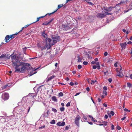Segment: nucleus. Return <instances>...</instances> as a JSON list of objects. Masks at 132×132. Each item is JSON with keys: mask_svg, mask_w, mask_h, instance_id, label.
<instances>
[{"mask_svg": "<svg viewBox=\"0 0 132 132\" xmlns=\"http://www.w3.org/2000/svg\"><path fill=\"white\" fill-rule=\"evenodd\" d=\"M12 54L11 55L12 66L15 69V72H21L24 73L26 70H28L30 69L31 65L29 64L22 62L17 59V54H15L13 55Z\"/></svg>", "mask_w": 132, "mask_h": 132, "instance_id": "nucleus-1", "label": "nucleus"}, {"mask_svg": "<svg viewBox=\"0 0 132 132\" xmlns=\"http://www.w3.org/2000/svg\"><path fill=\"white\" fill-rule=\"evenodd\" d=\"M80 119V117L79 115H78L76 117L75 119V123L76 125L78 127H79L80 126L79 120Z\"/></svg>", "mask_w": 132, "mask_h": 132, "instance_id": "nucleus-2", "label": "nucleus"}, {"mask_svg": "<svg viewBox=\"0 0 132 132\" xmlns=\"http://www.w3.org/2000/svg\"><path fill=\"white\" fill-rule=\"evenodd\" d=\"M112 10V9L111 7H109L108 9H104V11L105 12V14L106 15L108 14H112V13H111V12Z\"/></svg>", "mask_w": 132, "mask_h": 132, "instance_id": "nucleus-3", "label": "nucleus"}, {"mask_svg": "<svg viewBox=\"0 0 132 132\" xmlns=\"http://www.w3.org/2000/svg\"><path fill=\"white\" fill-rule=\"evenodd\" d=\"M105 12L104 11H102V13H99L97 15V16L98 18H102L105 17L106 15L104 13Z\"/></svg>", "mask_w": 132, "mask_h": 132, "instance_id": "nucleus-4", "label": "nucleus"}, {"mask_svg": "<svg viewBox=\"0 0 132 132\" xmlns=\"http://www.w3.org/2000/svg\"><path fill=\"white\" fill-rule=\"evenodd\" d=\"M9 97V94L7 93H3L2 95V97L4 100H7Z\"/></svg>", "mask_w": 132, "mask_h": 132, "instance_id": "nucleus-5", "label": "nucleus"}, {"mask_svg": "<svg viewBox=\"0 0 132 132\" xmlns=\"http://www.w3.org/2000/svg\"><path fill=\"white\" fill-rule=\"evenodd\" d=\"M4 60L9 59V57L7 56L6 54H2L0 56V59Z\"/></svg>", "mask_w": 132, "mask_h": 132, "instance_id": "nucleus-6", "label": "nucleus"}, {"mask_svg": "<svg viewBox=\"0 0 132 132\" xmlns=\"http://www.w3.org/2000/svg\"><path fill=\"white\" fill-rule=\"evenodd\" d=\"M5 42L6 43L9 42L11 40L10 36L7 35L5 37Z\"/></svg>", "mask_w": 132, "mask_h": 132, "instance_id": "nucleus-7", "label": "nucleus"}, {"mask_svg": "<svg viewBox=\"0 0 132 132\" xmlns=\"http://www.w3.org/2000/svg\"><path fill=\"white\" fill-rule=\"evenodd\" d=\"M120 45L122 49H125L127 45L126 42L120 43Z\"/></svg>", "mask_w": 132, "mask_h": 132, "instance_id": "nucleus-8", "label": "nucleus"}, {"mask_svg": "<svg viewBox=\"0 0 132 132\" xmlns=\"http://www.w3.org/2000/svg\"><path fill=\"white\" fill-rule=\"evenodd\" d=\"M38 68H37L36 69L34 70H33L32 71H30L29 73V75H30L29 76H31L35 74L37 72L36 71V70L38 69Z\"/></svg>", "mask_w": 132, "mask_h": 132, "instance_id": "nucleus-9", "label": "nucleus"}, {"mask_svg": "<svg viewBox=\"0 0 132 132\" xmlns=\"http://www.w3.org/2000/svg\"><path fill=\"white\" fill-rule=\"evenodd\" d=\"M65 124V122L64 121L62 122H59L57 123L56 124V125L57 126H63Z\"/></svg>", "mask_w": 132, "mask_h": 132, "instance_id": "nucleus-10", "label": "nucleus"}, {"mask_svg": "<svg viewBox=\"0 0 132 132\" xmlns=\"http://www.w3.org/2000/svg\"><path fill=\"white\" fill-rule=\"evenodd\" d=\"M127 0L126 1H121L120 3L117 4L116 5V6H118L119 5H121V4H126L127 3Z\"/></svg>", "mask_w": 132, "mask_h": 132, "instance_id": "nucleus-11", "label": "nucleus"}, {"mask_svg": "<svg viewBox=\"0 0 132 132\" xmlns=\"http://www.w3.org/2000/svg\"><path fill=\"white\" fill-rule=\"evenodd\" d=\"M57 10H56L55 11H54V12H52V13H47V14H46L44 16H40V17H39V18H40V19L41 18H44L45 16H47V15H48L49 16H50V15H51L52 14L54 13L55 12H56V11H57Z\"/></svg>", "mask_w": 132, "mask_h": 132, "instance_id": "nucleus-12", "label": "nucleus"}, {"mask_svg": "<svg viewBox=\"0 0 132 132\" xmlns=\"http://www.w3.org/2000/svg\"><path fill=\"white\" fill-rule=\"evenodd\" d=\"M45 31H44L42 32V35L43 36V37H44L45 38V40H46V41H47V34H45Z\"/></svg>", "mask_w": 132, "mask_h": 132, "instance_id": "nucleus-13", "label": "nucleus"}, {"mask_svg": "<svg viewBox=\"0 0 132 132\" xmlns=\"http://www.w3.org/2000/svg\"><path fill=\"white\" fill-rule=\"evenodd\" d=\"M52 39H55L58 41H59L60 39V37L59 36H56L55 37H52Z\"/></svg>", "mask_w": 132, "mask_h": 132, "instance_id": "nucleus-14", "label": "nucleus"}, {"mask_svg": "<svg viewBox=\"0 0 132 132\" xmlns=\"http://www.w3.org/2000/svg\"><path fill=\"white\" fill-rule=\"evenodd\" d=\"M55 77V76L53 75L50 77H48L47 78V81H49L52 79L54 78Z\"/></svg>", "mask_w": 132, "mask_h": 132, "instance_id": "nucleus-15", "label": "nucleus"}, {"mask_svg": "<svg viewBox=\"0 0 132 132\" xmlns=\"http://www.w3.org/2000/svg\"><path fill=\"white\" fill-rule=\"evenodd\" d=\"M19 33V32L13 34L12 35H10V36L11 37V39H12L16 37V35H17Z\"/></svg>", "mask_w": 132, "mask_h": 132, "instance_id": "nucleus-16", "label": "nucleus"}, {"mask_svg": "<svg viewBox=\"0 0 132 132\" xmlns=\"http://www.w3.org/2000/svg\"><path fill=\"white\" fill-rule=\"evenodd\" d=\"M127 86L129 88H132V84L130 83L127 82Z\"/></svg>", "mask_w": 132, "mask_h": 132, "instance_id": "nucleus-17", "label": "nucleus"}, {"mask_svg": "<svg viewBox=\"0 0 132 132\" xmlns=\"http://www.w3.org/2000/svg\"><path fill=\"white\" fill-rule=\"evenodd\" d=\"M52 99L55 102H57V100L56 98V97L55 96H54L52 97Z\"/></svg>", "mask_w": 132, "mask_h": 132, "instance_id": "nucleus-18", "label": "nucleus"}, {"mask_svg": "<svg viewBox=\"0 0 132 132\" xmlns=\"http://www.w3.org/2000/svg\"><path fill=\"white\" fill-rule=\"evenodd\" d=\"M86 1V2L88 3L89 5H92L93 4L90 2V0H84Z\"/></svg>", "mask_w": 132, "mask_h": 132, "instance_id": "nucleus-19", "label": "nucleus"}, {"mask_svg": "<svg viewBox=\"0 0 132 132\" xmlns=\"http://www.w3.org/2000/svg\"><path fill=\"white\" fill-rule=\"evenodd\" d=\"M97 69L99 70L100 69V63L99 62H97Z\"/></svg>", "mask_w": 132, "mask_h": 132, "instance_id": "nucleus-20", "label": "nucleus"}, {"mask_svg": "<svg viewBox=\"0 0 132 132\" xmlns=\"http://www.w3.org/2000/svg\"><path fill=\"white\" fill-rule=\"evenodd\" d=\"M29 95L31 96L32 98H33L36 96V95H35L34 94H29Z\"/></svg>", "mask_w": 132, "mask_h": 132, "instance_id": "nucleus-21", "label": "nucleus"}, {"mask_svg": "<svg viewBox=\"0 0 132 132\" xmlns=\"http://www.w3.org/2000/svg\"><path fill=\"white\" fill-rule=\"evenodd\" d=\"M63 4H60L58 5L57 7V10H58V9H60L61 7H62L63 6Z\"/></svg>", "mask_w": 132, "mask_h": 132, "instance_id": "nucleus-22", "label": "nucleus"}, {"mask_svg": "<svg viewBox=\"0 0 132 132\" xmlns=\"http://www.w3.org/2000/svg\"><path fill=\"white\" fill-rule=\"evenodd\" d=\"M53 43H52V45H53L55 43H56L58 41H57L55 39H53Z\"/></svg>", "mask_w": 132, "mask_h": 132, "instance_id": "nucleus-23", "label": "nucleus"}, {"mask_svg": "<svg viewBox=\"0 0 132 132\" xmlns=\"http://www.w3.org/2000/svg\"><path fill=\"white\" fill-rule=\"evenodd\" d=\"M48 46V45H47V44H46L45 46L43 47H42V51L43 50H45V49H46V48H47V46Z\"/></svg>", "mask_w": 132, "mask_h": 132, "instance_id": "nucleus-24", "label": "nucleus"}, {"mask_svg": "<svg viewBox=\"0 0 132 132\" xmlns=\"http://www.w3.org/2000/svg\"><path fill=\"white\" fill-rule=\"evenodd\" d=\"M63 95V93L62 92H60L58 94V96L59 97L62 96Z\"/></svg>", "mask_w": 132, "mask_h": 132, "instance_id": "nucleus-25", "label": "nucleus"}, {"mask_svg": "<svg viewBox=\"0 0 132 132\" xmlns=\"http://www.w3.org/2000/svg\"><path fill=\"white\" fill-rule=\"evenodd\" d=\"M77 58L78 59V62H81V59L80 58L79 55H78L77 56Z\"/></svg>", "mask_w": 132, "mask_h": 132, "instance_id": "nucleus-26", "label": "nucleus"}, {"mask_svg": "<svg viewBox=\"0 0 132 132\" xmlns=\"http://www.w3.org/2000/svg\"><path fill=\"white\" fill-rule=\"evenodd\" d=\"M49 24H50L49 22H47L43 23V25H46Z\"/></svg>", "mask_w": 132, "mask_h": 132, "instance_id": "nucleus-27", "label": "nucleus"}, {"mask_svg": "<svg viewBox=\"0 0 132 132\" xmlns=\"http://www.w3.org/2000/svg\"><path fill=\"white\" fill-rule=\"evenodd\" d=\"M52 124H54L55 123V121L54 120H53L52 121L50 122Z\"/></svg>", "mask_w": 132, "mask_h": 132, "instance_id": "nucleus-28", "label": "nucleus"}, {"mask_svg": "<svg viewBox=\"0 0 132 132\" xmlns=\"http://www.w3.org/2000/svg\"><path fill=\"white\" fill-rule=\"evenodd\" d=\"M52 110L54 112H57V110H56L55 109L52 108Z\"/></svg>", "mask_w": 132, "mask_h": 132, "instance_id": "nucleus-29", "label": "nucleus"}, {"mask_svg": "<svg viewBox=\"0 0 132 132\" xmlns=\"http://www.w3.org/2000/svg\"><path fill=\"white\" fill-rule=\"evenodd\" d=\"M65 110L64 108L62 107L60 108V110L61 111H63Z\"/></svg>", "mask_w": 132, "mask_h": 132, "instance_id": "nucleus-30", "label": "nucleus"}, {"mask_svg": "<svg viewBox=\"0 0 132 132\" xmlns=\"http://www.w3.org/2000/svg\"><path fill=\"white\" fill-rule=\"evenodd\" d=\"M89 117L90 118V119L91 120L93 121V120L94 119H93V117L92 116L90 115H89Z\"/></svg>", "mask_w": 132, "mask_h": 132, "instance_id": "nucleus-31", "label": "nucleus"}, {"mask_svg": "<svg viewBox=\"0 0 132 132\" xmlns=\"http://www.w3.org/2000/svg\"><path fill=\"white\" fill-rule=\"evenodd\" d=\"M45 125H43V126L39 127V129H42L43 128H45Z\"/></svg>", "mask_w": 132, "mask_h": 132, "instance_id": "nucleus-32", "label": "nucleus"}, {"mask_svg": "<svg viewBox=\"0 0 132 132\" xmlns=\"http://www.w3.org/2000/svg\"><path fill=\"white\" fill-rule=\"evenodd\" d=\"M91 63L92 64H96L97 65V62L95 61H93L91 62Z\"/></svg>", "mask_w": 132, "mask_h": 132, "instance_id": "nucleus-33", "label": "nucleus"}, {"mask_svg": "<svg viewBox=\"0 0 132 132\" xmlns=\"http://www.w3.org/2000/svg\"><path fill=\"white\" fill-rule=\"evenodd\" d=\"M69 27H68L66 26L64 27V29L65 30H67L68 29H69Z\"/></svg>", "mask_w": 132, "mask_h": 132, "instance_id": "nucleus-34", "label": "nucleus"}, {"mask_svg": "<svg viewBox=\"0 0 132 132\" xmlns=\"http://www.w3.org/2000/svg\"><path fill=\"white\" fill-rule=\"evenodd\" d=\"M70 102H68L66 105V106L67 107H68L70 106Z\"/></svg>", "mask_w": 132, "mask_h": 132, "instance_id": "nucleus-35", "label": "nucleus"}, {"mask_svg": "<svg viewBox=\"0 0 132 132\" xmlns=\"http://www.w3.org/2000/svg\"><path fill=\"white\" fill-rule=\"evenodd\" d=\"M23 51L24 53H25L27 48L26 47L23 48Z\"/></svg>", "mask_w": 132, "mask_h": 132, "instance_id": "nucleus-36", "label": "nucleus"}, {"mask_svg": "<svg viewBox=\"0 0 132 132\" xmlns=\"http://www.w3.org/2000/svg\"><path fill=\"white\" fill-rule=\"evenodd\" d=\"M83 64L85 65H86L87 64L88 62L86 61H84L83 62Z\"/></svg>", "mask_w": 132, "mask_h": 132, "instance_id": "nucleus-37", "label": "nucleus"}, {"mask_svg": "<svg viewBox=\"0 0 132 132\" xmlns=\"http://www.w3.org/2000/svg\"><path fill=\"white\" fill-rule=\"evenodd\" d=\"M91 82L90 83V84H94L95 83V82H96V81H94V80H92L91 81Z\"/></svg>", "mask_w": 132, "mask_h": 132, "instance_id": "nucleus-38", "label": "nucleus"}, {"mask_svg": "<svg viewBox=\"0 0 132 132\" xmlns=\"http://www.w3.org/2000/svg\"><path fill=\"white\" fill-rule=\"evenodd\" d=\"M103 89L104 90H107L108 88L107 87L105 86L103 87Z\"/></svg>", "mask_w": 132, "mask_h": 132, "instance_id": "nucleus-39", "label": "nucleus"}, {"mask_svg": "<svg viewBox=\"0 0 132 132\" xmlns=\"http://www.w3.org/2000/svg\"><path fill=\"white\" fill-rule=\"evenodd\" d=\"M51 47V46L50 45V44H49V45H48V46H47V50H48L49 49H50Z\"/></svg>", "mask_w": 132, "mask_h": 132, "instance_id": "nucleus-40", "label": "nucleus"}, {"mask_svg": "<svg viewBox=\"0 0 132 132\" xmlns=\"http://www.w3.org/2000/svg\"><path fill=\"white\" fill-rule=\"evenodd\" d=\"M82 67V66L80 65H78V68L79 69H81Z\"/></svg>", "mask_w": 132, "mask_h": 132, "instance_id": "nucleus-41", "label": "nucleus"}, {"mask_svg": "<svg viewBox=\"0 0 132 132\" xmlns=\"http://www.w3.org/2000/svg\"><path fill=\"white\" fill-rule=\"evenodd\" d=\"M121 72H120L119 73H117V76H121L120 74Z\"/></svg>", "mask_w": 132, "mask_h": 132, "instance_id": "nucleus-42", "label": "nucleus"}, {"mask_svg": "<svg viewBox=\"0 0 132 132\" xmlns=\"http://www.w3.org/2000/svg\"><path fill=\"white\" fill-rule=\"evenodd\" d=\"M103 124L105 126H106L107 125V124L108 123V122L106 121H104L103 122Z\"/></svg>", "mask_w": 132, "mask_h": 132, "instance_id": "nucleus-43", "label": "nucleus"}, {"mask_svg": "<svg viewBox=\"0 0 132 132\" xmlns=\"http://www.w3.org/2000/svg\"><path fill=\"white\" fill-rule=\"evenodd\" d=\"M47 40L49 43L51 42L52 41V39L50 38H48V39L47 38Z\"/></svg>", "mask_w": 132, "mask_h": 132, "instance_id": "nucleus-44", "label": "nucleus"}, {"mask_svg": "<svg viewBox=\"0 0 132 132\" xmlns=\"http://www.w3.org/2000/svg\"><path fill=\"white\" fill-rule=\"evenodd\" d=\"M110 114L112 116H113L114 115V113L113 111H111L110 112Z\"/></svg>", "mask_w": 132, "mask_h": 132, "instance_id": "nucleus-45", "label": "nucleus"}, {"mask_svg": "<svg viewBox=\"0 0 132 132\" xmlns=\"http://www.w3.org/2000/svg\"><path fill=\"white\" fill-rule=\"evenodd\" d=\"M111 129L112 130H113L114 129V126L112 124L111 125Z\"/></svg>", "mask_w": 132, "mask_h": 132, "instance_id": "nucleus-46", "label": "nucleus"}, {"mask_svg": "<svg viewBox=\"0 0 132 132\" xmlns=\"http://www.w3.org/2000/svg\"><path fill=\"white\" fill-rule=\"evenodd\" d=\"M108 81L109 82H111L112 81V79L111 78H109L108 79Z\"/></svg>", "mask_w": 132, "mask_h": 132, "instance_id": "nucleus-47", "label": "nucleus"}, {"mask_svg": "<svg viewBox=\"0 0 132 132\" xmlns=\"http://www.w3.org/2000/svg\"><path fill=\"white\" fill-rule=\"evenodd\" d=\"M108 53L107 52H105L104 54V56H106L107 55H108Z\"/></svg>", "mask_w": 132, "mask_h": 132, "instance_id": "nucleus-48", "label": "nucleus"}, {"mask_svg": "<svg viewBox=\"0 0 132 132\" xmlns=\"http://www.w3.org/2000/svg\"><path fill=\"white\" fill-rule=\"evenodd\" d=\"M69 128V127L67 126H66L65 128V130H68Z\"/></svg>", "mask_w": 132, "mask_h": 132, "instance_id": "nucleus-49", "label": "nucleus"}, {"mask_svg": "<svg viewBox=\"0 0 132 132\" xmlns=\"http://www.w3.org/2000/svg\"><path fill=\"white\" fill-rule=\"evenodd\" d=\"M103 93L105 94L106 96L107 95V93L105 91H103Z\"/></svg>", "mask_w": 132, "mask_h": 132, "instance_id": "nucleus-50", "label": "nucleus"}, {"mask_svg": "<svg viewBox=\"0 0 132 132\" xmlns=\"http://www.w3.org/2000/svg\"><path fill=\"white\" fill-rule=\"evenodd\" d=\"M97 67L96 65H94L93 67V68L94 69H95L97 68Z\"/></svg>", "mask_w": 132, "mask_h": 132, "instance_id": "nucleus-51", "label": "nucleus"}, {"mask_svg": "<svg viewBox=\"0 0 132 132\" xmlns=\"http://www.w3.org/2000/svg\"><path fill=\"white\" fill-rule=\"evenodd\" d=\"M74 83L73 82H71L70 83V85L71 86H72L74 85Z\"/></svg>", "mask_w": 132, "mask_h": 132, "instance_id": "nucleus-52", "label": "nucleus"}, {"mask_svg": "<svg viewBox=\"0 0 132 132\" xmlns=\"http://www.w3.org/2000/svg\"><path fill=\"white\" fill-rule=\"evenodd\" d=\"M71 1V0H67L66 1V2L65 3V4H67V3L68 2H70Z\"/></svg>", "mask_w": 132, "mask_h": 132, "instance_id": "nucleus-53", "label": "nucleus"}, {"mask_svg": "<svg viewBox=\"0 0 132 132\" xmlns=\"http://www.w3.org/2000/svg\"><path fill=\"white\" fill-rule=\"evenodd\" d=\"M124 111H126V112H127V111H129V112H130V110H129V111H128V109L126 108H125L124 109Z\"/></svg>", "mask_w": 132, "mask_h": 132, "instance_id": "nucleus-54", "label": "nucleus"}, {"mask_svg": "<svg viewBox=\"0 0 132 132\" xmlns=\"http://www.w3.org/2000/svg\"><path fill=\"white\" fill-rule=\"evenodd\" d=\"M54 20V19L53 18H52L51 19L50 21L48 22H49V24L51 22H52V21Z\"/></svg>", "mask_w": 132, "mask_h": 132, "instance_id": "nucleus-55", "label": "nucleus"}, {"mask_svg": "<svg viewBox=\"0 0 132 132\" xmlns=\"http://www.w3.org/2000/svg\"><path fill=\"white\" fill-rule=\"evenodd\" d=\"M78 19L80 21V20L81 19V18L80 16H79L78 17Z\"/></svg>", "mask_w": 132, "mask_h": 132, "instance_id": "nucleus-56", "label": "nucleus"}, {"mask_svg": "<svg viewBox=\"0 0 132 132\" xmlns=\"http://www.w3.org/2000/svg\"><path fill=\"white\" fill-rule=\"evenodd\" d=\"M108 116L106 115L105 114L104 116V118H105L106 119H107L108 118Z\"/></svg>", "mask_w": 132, "mask_h": 132, "instance_id": "nucleus-57", "label": "nucleus"}, {"mask_svg": "<svg viewBox=\"0 0 132 132\" xmlns=\"http://www.w3.org/2000/svg\"><path fill=\"white\" fill-rule=\"evenodd\" d=\"M40 19V18H39V17L38 18H37V20L36 22H37Z\"/></svg>", "mask_w": 132, "mask_h": 132, "instance_id": "nucleus-58", "label": "nucleus"}, {"mask_svg": "<svg viewBox=\"0 0 132 132\" xmlns=\"http://www.w3.org/2000/svg\"><path fill=\"white\" fill-rule=\"evenodd\" d=\"M86 90L87 91L89 92L90 90L89 88L88 87H87L86 88Z\"/></svg>", "mask_w": 132, "mask_h": 132, "instance_id": "nucleus-59", "label": "nucleus"}, {"mask_svg": "<svg viewBox=\"0 0 132 132\" xmlns=\"http://www.w3.org/2000/svg\"><path fill=\"white\" fill-rule=\"evenodd\" d=\"M103 105L105 107H106L107 106V105L105 103H104L103 104Z\"/></svg>", "mask_w": 132, "mask_h": 132, "instance_id": "nucleus-60", "label": "nucleus"}, {"mask_svg": "<svg viewBox=\"0 0 132 132\" xmlns=\"http://www.w3.org/2000/svg\"><path fill=\"white\" fill-rule=\"evenodd\" d=\"M98 102H100L101 101V100L100 98H98Z\"/></svg>", "mask_w": 132, "mask_h": 132, "instance_id": "nucleus-61", "label": "nucleus"}, {"mask_svg": "<svg viewBox=\"0 0 132 132\" xmlns=\"http://www.w3.org/2000/svg\"><path fill=\"white\" fill-rule=\"evenodd\" d=\"M126 117H124L123 118H121V119L122 120H124L125 119H126Z\"/></svg>", "mask_w": 132, "mask_h": 132, "instance_id": "nucleus-62", "label": "nucleus"}, {"mask_svg": "<svg viewBox=\"0 0 132 132\" xmlns=\"http://www.w3.org/2000/svg\"><path fill=\"white\" fill-rule=\"evenodd\" d=\"M37 46L39 48H40L41 47V46H40V44L39 43H38L37 44Z\"/></svg>", "mask_w": 132, "mask_h": 132, "instance_id": "nucleus-63", "label": "nucleus"}, {"mask_svg": "<svg viewBox=\"0 0 132 132\" xmlns=\"http://www.w3.org/2000/svg\"><path fill=\"white\" fill-rule=\"evenodd\" d=\"M98 61V59L97 58H96L94 59V61H95L96 62H97Z\"/></svg>", "mask_w": 132, "mask_h": 132, "instance_id": "nucleus-64", "label": "nucleus"}]
</instances>
